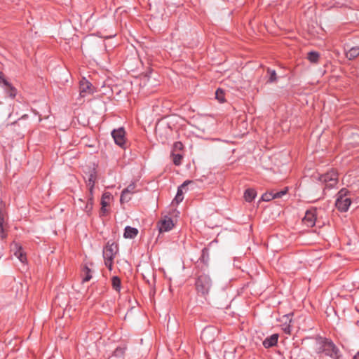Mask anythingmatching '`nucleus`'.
Instances as JSON below:
<instances>
[{"label": "nucleus", "instance_id": "29", "mask_svg": "<svg viewBox=\"0 0 359 359\" xmlns=\"http://www.w3.org/2000/svg\"><path fill=\"white\" fill-rule=\"evenodd\" d=\"M274 198L273 192H267L262 196V199L264 201H269Z\"/></svg>", "mask_w": 359, "mask_h": 359}, {"label": "nucleus", "instance_id": "11", "mask_svg": "<svg viewBox=\"0 0 359 359\" xmlns=\"http://www.w3.org/2000/svg\"><path fill=\"white\" fill-rule=\"evenodd\" d=\"M158 226L160 232L169 231L174 226L173 221L170 217H165L158 223Z\"/></svg>", "mask_w": 359, "mask_h": 359}, {"label": "nucleus", "instance_id": "1", "mask_svg": "<svg viewBox=\"0 0 359 359\" xmlns=\"http://www.w3.org/2000/svg\"><path fill=\"white\" fill-rule=\"evenodd\" d=\"M318 353H324L326 355H329L334 359H339L338 349L332 341L327 339L320 338L318 341Z\"/></svg>", "mask_w": 359, "mask_h": 359}, {"label": "nucleus", "instance_id": "8", "mask_svg": "<svg viewBox=\"0 0 359 359\" xmlns=\"http://www.w3.org/2000/svg\"><path fill=\"white\" fill-rule=\"evenodd\" d=\"M135 191V184L134 183L130 184L126 189L122 191L121 195V202H128L131 199V196Z\"/></svg>", "mask_w": 359, "mask_h": 359}, {"label": "nucleus", "instance_id": "32", "mask_svg": "<svg viewBox=\"0 0 359 359\" xmlns=\"http://www.w3.org/2000/svg\"><path fill=\"white\" fill-rule=\"evenodd\" d=\"M124 353V348H117L114 352V354L116 357H121Z\"/></svg>", "mask_w": 359, "mask_h": 359}, {"label": "nucleus", "instance_id": "3", "mask_svg": "<svg viewBox=\"0 0 359 359\" xmlns=\"http://www.w3.org/2000/svg\"><path fill=\"white\" fill-rule=\"evenodd\" d=\"M347 194V191L343 189L337 194L335 205L341 212H346L351 203V198Z\"/></svg>", "mask_w": 359, "mask_h": 359}, {"label": "nucleus", "instance_id": "18", "mask_svg": "<svg viewBox=\"0 0 359 359\" xmlns=\"http://www.w3.org/2000/svg\"><path fill=\"white\" fill-rule=\"evenodd\" d=\"M212 331L213 330L211 328H205L201 332V339L207 342L213 341V336L212 337H209V335H211L212 334Z\"/></svg>", "mask_w": 359, "mask_h": 359}, {"label": "nucleus", "instance_id": "19", "mask_svg": "<svg viewBox=\"0 0 359 359\" xmlns=\"http://www.w3.org/2000/svg\"><path fill=\"white\" fill-rule=\"evenodd\" d=\"M283 318L285 320V325L283 327V330H284L285 333L286 334H290L291 329H290V323L292 321L291 315H285L283 316Z\"/></svg>", "mask_w": 359, "mask_h": 359}, {"label": "nucleus", "instance_id": "13", "mask_svg": "<svg viewBox=\"0 0 359 359\" xmlns=\"http://www.w3.org/2000/svg\"><path fill=\"white\" fill-rule=\"evenodd\" d=\"M193 181H185L177 189V194L175 196V198L173 201V203H175L176 204H179L180 202L183 201V189H184L187 185L190 184H193Z\"/></svg>", "mask_w": 359, "mask_h": 359}, {"label": "nucleus", "instance_id": "23", "mask_svg": "<svg viewBox=\"0 0 359 359\" xmlns=\"http://www.w3.org/2000/svg\"><path fill=\"white\" fill-rule=\"evenodd\" d=\"M4 224H5V215L2 210L0 209V238H4Z\"/></svg>", "mask_w": 359, "mask_h": 359}, {"label": "nucleus", "instance_id": "17", "mask_svg": "<svg viewBox=\"0 0 359 359\" xmlns=\"http://www.w3.org/2000/svg\"><path fill=\"white\" fill-rule=\"evenodd\" d=\"M111 198V195L109 192H105L102 194L101 199V205H102V211L104 212H106V207L109 204L110 200Z\"/></svg>", "mask_w": 359, "mask_h": 359}, {"label": "nucleus", "instance_id": "15", "mask_svg": "<svg viewBox=\"0 0 359 359\" xmlns=\"http://www.w3.org/2000/svg\"><path fill=\"white\" fill-rule=\"evenodd\" d=\"M278 339V335L277 334H273L269 337L266 338L263 341V345L265 348H270L275 346L277 344Z\"/></svg>", "mask_w": 359, "mask_h": 359}, {"label": "nucleus", "instance_id": "7", "mask_svg": "<svg viewBox=\"0 0 359 359\" xmlns=\"http://www.w3.org/2000/svg\"><path fill=\"white\" fill-rule=\"evenodd\" d=\"M111 136L114 140L115 143L121 147H124L126 144L125 131L123 128L114 129L111 132Z\"/></svg>", "mask_w": 359, "mask_h": 359}, {"label": "nucleus", "instance_id": "31", "mask_svg": "<svg viewBox=\"0 0 359 359\" xmlns=\"http://www.w3.org/2000/svg\"><path fill=\"white\" fill-rule=\"evenodd\" d=\"M183 149V144L181 142H176L173 144L172 153H175L177 151H182Z\"/></svg>", "mask_w": 359, "mask_h": 359}, {"label": "nucleus", "instance_id": "30", "mask_svg": "<svg viewBox=\"0 0 359 359\" xmlns=\"http://www.w3.org/2000/svg\"><path fill=\"white\" fill-rule=\"evenodd\" d=\"M268 73L269 74V82H275L277 80V76L275 70L268 69Z\"/></svg>", "mask_w": 359, "mask_h": 359}, {"label": "nucleus", "instance_id": "20", "mask_svg": "<svg viewBox=\"0 0 359 359\" xmlns=\"http://www.w3.org/2000/svg\"><path fill=\"white\" fill-rule=\"evenodd\" d=\"M96 177L94 173H90L87 181V186L89 188L90 194L93 195V191L95 183Z\"/></svg>", "mask_w": 359, "mask_h": 359}, {"label": "nucleus", "instance_id": "4", "mask_svg": "<svg viewBox=\"0 0 359 359\" xmlns=\"http://www.w3.org/2000/svg\"><path fill=\"white\" fill-rule=\"evenodd\" d=\"M212 285V282L208 275L202 274L198 276L196 282V287L198 292L202 295L208 294Z\"/></svg>", "mask_w": 359, "mask_h": 359}, {"label": "nucleus", "instance_id": "25", "mask_svg": "<svg viewBox=\"0 0 359 359\" xmlns=\"http://www.w3.org/2000/svg\"><path fill=\"white\" fill-rule=\"evenodd\" d=\"M172 161L175 165H180L182 163V155L181 154L172 153Z\"/></svg>", "mask_w": 359, "mask_h": 359}, {"label": "nucleus", "instance_id": "24", "mask_svg": "<svg viewBox=\"0 0 359 359\" xmlns=\"http://www.w3.org/2000/svg\"><path fill=\"white\" fill-rule=\"evenodd\" d=\"M111 284L113 288L116 291H120L121 290V280L117 276H114L111 279Z\"/></svg>", "mask_w": 359, "mask_h": 359}, {"label": "nucleus", "instance_id": "34", "mask_svg": "<svg viewBox=\"0 0 359 359\" xmlns=\"http://www.w3.org/2000/svg\"><path fill=\"white\" fill-rule=\"evenodd\" d=\"M353 359H359V352L353 357Z\"/></svg>", "mask_w": 359, "mask_h": 359}, {"label": "nucleus", "instance_id": "14", "mask_svg": "<svg viewBox=\"0 0 359 359\" xmlns=\"http://www.w3.org/2000/svg\"><path fill=\"white\" fill-rule=\"evenodd\" d=\"M138 234V230L136 228L127 226L125 227L123 237L125 238H134Z\"/></svg>", "mask_w": 359, "mask_h": 359}, {"label": "nucleus", "instance_id": "27", "mask_svg": "<svg viewBox=\"0 0 359 359\" xmlns=\"http://www.w3.org/2000/svg\"><path fill=\"white\" fill-rule=\"evenodd\" d=\"M216 99L218 100L220 102H224V91L219 88L215 92Z\"/></svg>", "mask_w": 359, "mask_h": 359}, {"label": "nucleus", "instance_id": "22", "mask_svg": "<svg viewBox=\"0 0 359 359\" xmlns=\"http://www.w3.org/2000/svg\"><path fill=\"white\" fill-rule=\"evenodd\" d=\"M320 55L318 52L311 51L308 53L307 59L312 63L318 62Z\"/></svg>", "mask_w": 359, "mask_h": 359}, {"label": "nucleus", "instance_id": "26", "mask_svg": "<svg viewBox=\"0 0 359 359\" xmlns=\"http://www.w3.org/2000/svg\"><path fill=\"white\" fill-rule=\"evenodd\" d=\"M83 273L85 274V276L83 278V282H87L89 281L92 276H91V271L88 266H84L83 269Z\"/></svg>", "mask_w": 359, "mask_h": 359}, {"label": "nucleus", "instance_id": "12", "mask_svg": "<svg viewBox=\"0 0 359 359\" xmlns=\"http://www.w3.org/2000/svg\"><path fill=\"white\" fill-rule=\"evenodd\" d=\"M12 250L14 252V255L22 262L25 263L27 261L26 255L24 253L21 246L18 244L15 243L12 246Z\"/></svg>", "mask_w": 359, "mask_h": 359}, {"label": "nucleus", "instance_id": "6", "mask_svg": "<svg viewBox=\"0 0 359 359\" xmlns=\"http://www.w3.org/2000/svg\"><path fill=\"white\" fill-rule=\"evenodd\" d=\"M319 180L320 182L325 183L326 187L331 188L337 182V173L334 170H332L321 175Z\"/></svg>", "mask_w": 359, "mask_h": 359}, {"label": "nucleus", "instance_id": "5", "mask_svg": "<svg viewBox=\"0 0 359 359\" xmlns=\"http://www.w3.org/2000/svg\"><path fill=\"white\" fill-rule=\"evenodd\" d=\"M94 93L93 86L86 78L83 77L80 81L79 95L81 97H86Z\"/></svg>", "mask_w": 359, "mask_h": 359}, {"label": "nucleus", "instance_id": "2", "mask_svg": "<svg viewBox=\"0 0 359 359\" xmlns=\"http://www.w3.org/2000/svg\"><path fill=\"white\" fill-rule=\"evenodd\" d=\"M118 245L114 242H107L103 250V257L106 266L111 271L112 269V264L115 255L118 252Z\"/></svg>", "mask_w": 359, "mask_h": 359}, {"label": "nucleus", "instance_id": "10", "mask_svg": "<svg viewBox=\"0 0 359 359\" xmlns=\"http://www.w3.org/2000/svg\"><path fill=\"white\" fill-rule=\"evenodd\" d=\"M5 93L11 98H14L17 95V89L10 83L4 77L1 80Z\"/></svg>", "mask_w": 359, "mask_h": 359}, {"label": "nucleus", "instance_id": "28", "mask_svg": "<svg viewBox=\"0 0 359 359\" xmlns=\"http://www.w3.org/2000/svg\"><path fill=\"white\" fill-rule=\"evenodd\" d=\"M93 209V195L91 196L90 194V196H89V198H88V201L87 203V204L86 205V207H85V211L87 212V213H89L91 210Z\"/></svg>", "mask_w": 359, "mask_h": 359}, {"label": "nucleus", "instance_id": "9", "mask_svg": "<svg viewBox=\"0 0 359 359\" xmlns=\"http://www.w3.org/2000/svg\"><path fill=\"white\" fill-rule=\"evenodd\" d=\"M316 220V210H309L305 213V216L303 218V222L305 225L309 227H312L315 225Z\"/></svg>", "mask_w": 359, "mask_h": 359}, {"label": "nucleus", "instance_id": "16", "mask_svg": "<svg viewBox=\"0 0 359 359\" xmlns=\"http://www.w3.org/2000/svg\"><path fill=\"white\" fill-rule=\"evenodd\" d=\"M346 57L348 60H353L359 55V46L350 48L345 52Z\"/></svg>", "mask_w": 359, "mask_h": 359}, {"label": "nucleus", "instance_id": "21", "mask_svg": "<svg viewBox=\"0 0 359 359\" xmlns=\"http://www.w3.org/2000/svg\"><path fill=\"white\" fill-rule=\"evenodd\" d=\"M256 196V191L254 189H247L244 193L245 200L248 202H251Z\"/></svg>", "mask_w": 359, "mask_h": 359}, {"label": "nucleus", "instance_id": "33", "mask_svg": "<svg viewBox=\"0 0 359 359\" xmlns=\"http://www.w3.org/2000/svg\"><path fill=\"white\" fill-rule=\"evenodd\" d=\"M286 194V191H281L278 192H273L274 198H281L283 195Z\"/></svg>", "mask_w": 359, "mask_h": 359}]
</instances>
